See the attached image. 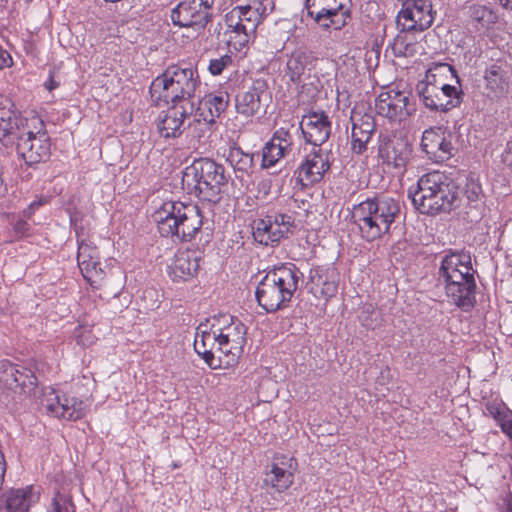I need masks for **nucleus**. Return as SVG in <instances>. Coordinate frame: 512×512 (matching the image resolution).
<instances>
[{"mask_svg":"<svg viewBox=\"0 0 512 512\" xmlns=\"http://www.w3.org/2000/svg\"><path fill=\"white\" fill-rule=\"evenodd\" d=\"M201 86L198 71L190 66L171 65L150 85L151 98L158 104H178L195 109L201 98L198 90Z\"/></svg>","mask_w":512,"mask_h":512,"instance_id":"1","label":"nucleus"},{"mask_svg":"<svg viewBox=\"0 0 512 512\" xmlns=\"http://www.w3.org/2000/svg\"><path fill=\"white\" fill-rule=\"evenodd\" d=\"M438 282L444 286L446 295L464 311L476 303V282L471 257L466 253L450 252L441 261Z\"/></svg>","mask_w":512,"mask_h":512,"instance_id":"2","label":"nucleus"},{"mask_svg":"<svg viewBox=\"0 0 512 512\" xmlns=\"http://www.w3.org/2000/svg\"><path fill=\"white\" fill-rule=\"evenodd\" d=\"M409 197L420 213L433 215L457 207L460 190L444 173L433 171L418 180L417 188L409 190Z\"/></svg>","mask_w":512,"mask_h":512,"instance_id":"3","label":"nucleus"},{"mask_svg":"<svg viewBox=\"0 0 512 512\" xmlns=\"http://www.w3.org/2000/svg\"><path fill=\"white\" fill-rule=\"evenodd\" d=\"M400 214V204L392 197L368 198L352 209V220L358 226L361 237L374 241L388 234Z\"/></svg>","mask_w":512,"mask_h":512,"instance_id":"4","label":"nucleus"},{"mask_svg":"<svg viewBox=\"0 0 512 512\" xmlns=\"http://www.w3.org/2000/svg\"><path fill=\"white\" fill-rule=\"evenodd\" d=\"M298 272L294 265H283L268 271L255 292L258 304L267 312L285 308L297 291Z\"/></svg>","mask_w":512,"mask_h":512,"instance_id":"5","label":"nucleus"},{"mask_svg":"<svg viewBox=\"0 0 512 512\" xmlns=\"http://www.w3.org/2000/svg\"><path fill=\"white\" fill-rule=\"evenodd\" d=\"M160 234L190 241L199 232L203 222L197 205L182 202H167L153 214Z\"/></svg>","mask_w":512,"mask_h":512,"instance_id":"6","label":"nucleus"},{"mask_svg":"<svg viewBox=\"0 0 512 512\" xmlns=\"http://www.w3.org/2000/svg\"><path fill=\"white\" fill-rule=\"evenodd\" d=\"M227 182L225 168L209 158L195 160L186 167L182 177V183L190 193L212 203L220 200L221 189Z\"/></svg>","mask_w":512,"mask_h":512,"instance_id":"7","label":"nucleus"},{"mask_svg":"<svg viewBox=\"0 0 512 512\" xmlns=\"http://www.w3.org/2000/svg\"><path fill=\"white\" fill-rule=\"evenodd\" d=\"M40 123L37 117H32L11 138L18 155L29 166L44 162L51 154V142L48 134L41 129L35 131L36 124Z\"/></svg>","mask_w":512,"mask_h":512,"instance_id":"8","label":"nucleus"},{"mask_svg":"<svg viewBox=\"0 0 512 512\" xmlns=\"http://www.w3.org/2000/svg\"><path fill=\"white\" fill-rule=\"evenodd\" d=\"M228 8V0H181L171 11L174 25L203 29Z\"/></svg>","mask_w":512,"mask_h":512,"instance_id":"9","label":"nucleus"},{"mask_svg":"<svg viewBox=\"0 0 512 512\" xmlns=\"http://www.w3.org/2000/svg\"><path fill=\"white\" fill-rule=\"evenodd\" d=\"M34 403L45 411L48 415L59 419L75 421L85 415V404L82 400L74 397H63L52 388H44L38 390L36 397L33 398Z\"/></svg>","mask_w":512,"mask_h":512,"instance_id":"10","label":"nucleus"},{"mask_svg":"<svg viewBox=\"0 0 512 512\" xmlns=\"http://www.w3.org/2000/svg\"><path fill=\"white\" fill-rule=\"evenodd\" d=\"M0 388L11 391L20 399L33 400L39 390L34 373L9 362L0 365Z\"/></svg>","mask_w":512,"mask_h":512,"instance_id":"11","label":"nucleus"},{"mask_svg":"<svg viewBox=\"0 0 512 512\" xmlns=\"http://www.w3.org/2000/svg\"><path fill=\"white\" fill-rule=\"evenodd\" d=\"M435 15L431 0H409L398 12L397 25L401 32H423L432 26Z\"/></svg>","mask_w":512,"mask_h":512,"instance_id":"12","label":"nucleus"},{"mask_svg":"<svg viewBox=\"0 0 512 512\" xmlns=\"http://www.w3.org/2000/svg\"><path fill=\"white\" fill-rule=\"evenodd\" d=\"M377 113L390 120L405 119L416 111L408 93L396 90L382 92L375 100Z\"/></svg>","mask_w":512,"mask_h":512,"instance_id":"13","label":"nucleus"},{"mask_svg":"<svg viewBox=\"0 0 512 512\" xmlns=\"http://www.w3.org/2000/svg\"><path fill=\"white\" fill-rule=\"evenodd\" d=\"M350 8L351 0H324L313 20L324 31L341 30L351 19Z\"/></svg>","mask_w":512,"mask_h":512,"instance_id":"14","label":"nucleus"},{"mask_svg":"<svg viewBox=\"0 0 512 512\" xmlns=\"http://www.w3.org/2000/svg\"><path fill=\"white\" fill-rule=\"evenodd\" d=\"M269 93L264 80H256L246 90L240 91L235 97L236 111L246 117L265 112V102Z\"/></svg>","mask_w":512,"mask_h":512,"instance_id":"15","label":"nucleus"},{"mask_svg":"<svg viewBox=\"0 0 512 512\" xmlns=\"http://www.w3.org/2000/svg\"><path fill=\"white\" fill-rule=\"evenodd\" d=\"M295 459L290 455H279L274 457L269 471L265 472L264 484L281 493L287 490L294 481L293 466Z\"/></svg>","mask_w":512,"mask_h":512,"instance_id":"16","label":"nucleus"},{"mask_svg":"<svg viewBox=\"0 0 512 512\" xmlns=\"http://www.w3.org/2000/svg\"><path fill=\"white\" fill-rule=\"evenodd\" d=\"M300 129L308 143L319 147L330 137L331 122L324 112H311L302 117Z\"/></svg>","mask_w":512,"mask_h":512,"instance_id":"17","label":"nucleus"},{"mask_svg":"<svg viewBox=\"0 0 512 512\" xmlns=\"http://www.w3.org/2000/svg\"><path fill=\"white\" fill-rule=\"evenodd\" d=\"M421 149L429 159L442 162L453 155L454 147L446 138L445 132L440 127L429 128L423 132Z\"/></svg>","mask_w":512,"mask_h":512,"instance_id":"18","label":"nucleus"},{"mask_svg":"<svg viewBox=\"0 0 512 512\" xmlns=\"http://www.w3.org/2000/svg\"><path fill=\"white\" fill-rule=\"evenodd\" d=\"M350 120L352 123V151L357 154H362L366 151L367 144L375 131L376 124L374 117L371 114L362 113L354 109L351 113Z\"/></svg>","mask_w":512,"mask_h":512,"instance_id":"19","label":"nucleus"},{"mask_svg":"<svg viewBox=\"0 0 512 512\" xmlns=\"http://www.w3.org/2000/svg\"><path fill=\"white\" fill-rule=\"evenodd\" d=\"M417 92L425 107L430 110L446 112L461 103V93L457 88H454V92H450L446 88L434 86L421 88Z\"/></svg>","mask_w":512,"mask_h":512,"instance_id":"20","label":"nucleus"},{"mask_svg":"<svg viewBox=\"0 0 512 512\" xmlns=\"http://www.w3.org/2000/svg\"><path fill=\"white\" fill-rule=\"evenodd\" d=\"M194 112L195 109L188 106L172 104L164 117L157 123L159 134L164 138L180 136L185 122L193 118Z\"/></svg>","mask_w":512,"mask_h":512,"instance_id":"21","label":"nucleus"},{"mask_svg":"<svg viewBox=\"0 0 512 512\" xmlns=\"http://www.w3.org/2000/svg\"><path fill=\"white\" fill-rule=\"evenodd\" d=\"M378 155L388 166L404 168L410 156V148L407 141L402 138L383 137L380 140Z\"/></svg>","mask_w":512,"mask_h":512,"instance_id":"22","label":"nucleus"},{"mask_svg":"<svg viewBox=\"0 0 512 512\" xmlns=\"http://www.w3.org/2000/svg\"><path fill=\"white\" fill-rule=\"evenodd\" d=\"M329 168L327 155L321 148H314L298 168V178L303 185H312L319 182Z\"/></svg>","mask_w":512,"mask_h":512,"instance_id":"23","label":"nucleus"},{"mask_svg":"<svg viewBox=\"0 0 512 512\" xmlns=\"http://www.w3.org/2000/svg\"><path fill=\"white\" fill-rule=\"evenodd\" d=\"M199 269V256L196 251H178L168 266V274L173 281H188Z\"/></svg>","mask_w":512,"mask_h":512,"instance_id":"24","label":"nucleus"},{"mask_svg":"<svg viewBox=\"0 0 512 512\" xmlns=\"http://www.w3.org/2000/svg\"><path fill=\"white\" fill-rule=\"evenodd\" d=\"M197 98V106L193 115V121L200 123L203 121L205 124H212L228 107L229 96L226 93L218 95H209L204 98V101Z\"/></svg>","mask_w":512,"mask_h":512,"instance_id":"25","label":"nucleus"},{"mask_svg":"<svg viewBox=\"0 0 512 512\" xmlns=\"http://www.w3.org/2000/svg\"><path fill=\"white\" fill-rule=\"evenodd\" d=\"M450 80H455L456 83H459L453 66L447 63H435L427 70L425 79L417 84V90L435 86L441 89L446 88L450 92H454V88L456 87L449 83Z\"/></svg>","mask_w":512,"mask_h":512,"instance_id":"26","label":"nucleus"},{"mask_svg":"<svg viewBox=\"0 0 512 512\" xmlns=\"http://www.w3.org/2000/svg\"><path fill=\"white\" fill-rule=\"evenodd\" d=\"M13 104L8 99L0 101V131H2V144L5 147L10 146L11 138L18 131L21 124L28 122V118L17 114L13 109Z\"/></svg>","mask_w":512,"mask_h":512,"instance_id":"27","label":"nucleus"},{"mask_svg":"<svg viewBox=\"0 0 512 512\" xmlns=\"http://www.w3.org/2000/svg\"><path fill=\"white\" fill-rule=\"evenodd\" d=\"M241 8V22H242V37L238 39L240 44L249 41L250 36L253 35L261 22L263 16L266 15L267 8L260 1H253L251 4L245 6H238Z\"/></svg>","mask_w":512,"mask_h":512,"instance_id":"28","label":"nucleus"},{"mask_svg":"<svg viewBox=\"0 0 512 512\" xmlns=\"http://www.w3.org/2000/svg\"><path fill=\"white\" fill-rule=\"evenodd\" d=\"M194 349L210 367L216 366L214 360L218 356V338L214 325L209 331L203 330L202 325L197 328Z\"/></svg>","mask_w":512,"mask_h":512,"instance_id":"29","label":"nucleus"},{"mask_svg":"<svg viewBox=\"0 0 512 512\" xmlns=\"http://www.w3.org/2000/svg\"><path fill=\"white\" fill-rule=\"evenodd\" d=\"M32 487L12 489L0 496V512H28L31 506Z\"/></svg>","mask_w":512,"mask_h":512,"instance_id":"30","label":"nucleus"},{"mask_svg":"<svg viewBox=\"0 0 512 512\" xmlns=\"http://www.w3.org/2000/svg\"><path fill=\"white\" fill-rule=\"evenodd\" d=\"M309 283L311 285L310 291L315 296L329 298L337 291V284L335 281L328 280V278L322 274V269L319 267L310 270Z\"/></svg>","mask_w":512,"mask_h":512,"instance_id":"31","label":"nucleus"},{"mask_svg":"<svg viewBox=\"0 0 512 512\" xmlns=\"http://www.w3.org/2000/svg\"><path fill=\"white\" fill-rule=\"evenodd\" d=\"M228 318L231 322L223 327V329L230 338L229 349L234 350L232 351V360H234L242 353L243 347L246 343V327L239 320L234 321L232 317Z\"/></svg>","mask_w":512,"mask_h":512,"instance_id":"32","label":"nucleus"},{"mask_svg":"<svg viewBox=\"0 0 512 512\" xmlns=\"http://www.w3.org/2000/svg\"><path fill=\"white\" fill-rule=\"evenodd\" d=\"M486 87L495 93L503 92L507 86V71L497 63L485 71Z\"/></svg>","mask_w":512,"mask_h":512,"instance_id":"33","label":"nucleus"},{"mask_svg":"<svg viewBox=\"0 0 512 512\" xmlns=\"http://www.w3.org/2000/svg\"><path fill=\"white\" fill-rule=\"evenodd\" d=\"M227 160L235 171L242 173H248L254 165L253 155L244 153L237 147L229 150Z\"/></svg>","mask_w":512,"mask_h":512,"instance_id":"34","label":"nucleus"},{"mask_svg":"<svg viewBox=\"0 0 512 512\" xmlns=\"http://www.w3.org/2000/svg\"><path fill=\"white\" fill-rule=\"evenodd\" d=\"M253 237L256 242L262 244V245H274L276 243V239L274 237V234H272L271 229V220L265 218L258 219L254 221L253 226Z\"/></svg>","mask_w":512,"mask_h":512,"instance_id":"35","label":"nucleus"},{"mask_svg":"<svg viewBox=\"0 0 512 512\" xmlns=\"http://www.w3.org/2000/svg\"><path fill=\"white\" fill-rule=\"evenodd\" d=\"M307 56L304 52L297 51L292 53L287 61V75L292 82H296L303 75L307 66Z\"/></svg>","mask_w":512,"mask_h":512,"instance_id":"36","label":"nucleus"},{"mask_svg":"<svg viewBox=\"0 0 512 512\" xmlns=\"http://www.w3.org/2000/svg\"><path fill=\"white\" fill-rule=\"evenodd\" d=\"M287 155L281 146L278 147L272 141H269L263 147L261 167L265 169L270 168Z\"/></svg>","mask_w":512,"mask_h":512,"instance_id":"37","label":"nucleus"},{"mask_svg":"<svg viewBox=\"0 0 512 512\" xmlns=\"http://www.w3.org/2000/svg\"><path fill=\"white\" fill-rule=\"evenodd\" d=\"M79 266L83 277L92 285L97 286L104 279L105 272L101 267L100 259Z\"/></svg>","mask_w":512,"mask_h":512,"instance_id":"38","label":"nucleus"},{"mask_svg":"<svg viewBox=\"0 0 512 512\" xmlns=\"http://www.w3.org/2000/svg\"><path fill=\"white\" fill-rule=\"evenodd\" d=\"M100 259L99 251L91 242L81 241L78 246V266L91 263L92 260Z\"/></svg>","mask_w":512,"mask_h":512,"instance_id":"39","label":"nucleus"},{"mask_svg":"<svg viewBox=\"0 0 512 512\" xmlns=\"http://www.w3.org/2000/svg\"><path fill=\"white\" fill-rule=\"evenodd\" d=\"M241 8L238 6L234 7L225 15V24L230 32L236 34L238 39L242 37V22H241Z\"/></svg>","mask_w":512,"mask_h":512,"instance_id":"40","label":"nucleus"},{"mask_svg":"<svg viewBox=\"0 0 512 512\" xmlns=\"http://www.w3.org/2000/svg\"><path fill=\"white\" fill-rule=\"evenodd\" d=\"M270 141H272L278 147L281 146V148H283V151L286 152L287 154H290V152L292 151L293 137L289 130H286L284 128L276 130Z\"/></svg>","mask_w":512,"mask_h":512,"instance_id":"41","label":"nucleus"},{"mask_svg":"<svg viewBox=\"0 0 512 512\" xmlns=\"http://www.w3.org/2000/svg\"><path fill=\"white\" fill-rule=\"evenodd\" d=\"M74 337L76 338L77 343L82 346H90L96 340L95 334L88 326H79L74 332Z\"/></svg>","mask_w":512,"mask_h":512,"instance_id":"42","label":"nucleus"},{"mask_svg":"<svg viewBox=\"0 0 512 512\" xmlns=\"http://www.w3.org/2000/svg\"><path fill=\"white\" fill-rule=\"evenodd\" d=\"M217 332V338H218V358L221 357V355H224L226 357L232 356V349H229L230 347V338L227 335L226 332H224L223 328H216Z\"/></svg>","mask_w":512,"mask_h":512,"instance_id":"43","label":"nucleus"},{"mask_svg":"<svg viewBox=\"0 0 512 512\" xmlns=\"http://www.w3.org/2000/svg\"><path fill=\"white\" fill-rule=\"evenodd\" d=\"M49 512H74V506L70 499L57 494L52 501V508Z\"/></svg>","mask_w":512,"mask_h":512,"instance_id":"44","label":"nucleus"},{"mask_svg":"<svg viewBox=\"0 0 512 512\" xmlns=\"http://www.w3.org/2000/svg\"><path fill=\"white\" fill-rule=\"evenodd\" d=\"M232 64V58L228 55H224L220 58L210 60L209 71L213 75H220L223 70Z\"/></svg>","mask_w":512,"mask_h":512,"instance_id":"45","label":"nucleus"},{"mask_svg":"<svg viewBox=\"0 0 512 512\" xmlns=\"http://www.w3.org/2000/svg\"><path fill=\"white\" fill-rule=\"evenodd\" d=\"M396 56H406L409 44L406 42L405 35L398 34L391 45Z\"/></svg>","mask_w":512,"mask_h":512,"instance_id":"46","label":"nucleus"},{"mask_svg":"<svg viewBox=\"0 0 512 512\" xmlns=\"http://www.w3.org/2000/svg\"><path fill=\"white\" fill-rule=\"evenodd\" d=\"M470 15L477 21H485L489 19V17L492 15V12L486 6L474 4L470 7Z\"/></svg>","mask_w":512,"mask_h":512,"instance_id":"47","label":"nucleus"},{"mask_svg":"<svg viewBox=\"0 0 512 512\" xmlns=\"http://www.w3.org/2000/svg\"><path fill=\"white\" fill-rule=\"evenodd\" d=\"M267 217L277 218V223H279L281 228H283L288 233L291 231V228L293 227L294 224L293 217L288 214L277 213L274 215H267Z\"/></svg>","mask_w":512,"mask_h":512,"instance_id":"48","label":"nucleus"},{"mask_svg":"<svg viewBox=\"0 0 512 512\" xmlns=\"http://www.w3.org/2000/svg\"><path fill=\"white\" fill-rule=\"evenodd\" d=\"M501 159L503 164L512 172V139L506 143Z\"/></svg>","mask_w":512,"mask_h":512,"instance_id":"49","label":"nucleus"},{"mask_svg":"<svg viewBox=\"0 0 512 512\" xmlns=\"http://www.w3.org/2000/svg\"><path fill=\"white\" fill-rule=\"evenodd\" d=\"M266 218L271 220V229H272L271 233L274 234L276 243H279V241L282 238H284L288 234V232L285 231L283 228H281L279 223H277V218H270L267 216H266Z\"/></svg>","mask_w":512,"mask_h":512,"instance_id":"50","label":"nucleus"},{"mask_svg":"<svg viewBox=\"0 0 512 512\" xmlns=\"http://www.w3.org/2000/svg\"><path fill=\"white\" fill-rule=\"evenodd\" d=\"M324 0H305V8L307 10V15L313 19L315 12L319 10Z\"/></svg>","mask_w":512,"mask_h":512,"instance_id":"51","label":"nucleus"},{"mask_svg":"<svg viewBox=\"0 0 512 512\" xmlns=\"http://www.w3.org/2000/svg\"><path fill=\"white\" fill-rule=\"evenodd\" d=\"M379 313L376 311H371V318L368 316H362L363 325L366 326L369 329H375V327L378 325L377 318Z\"/></svg>","mask_w":512,"mask_h":512,"instance_id":"52","label":"nucleus"},{"mask_svg":"<svg viewBox=\"0 0 512 512\" xmlns=\"http://www.w3.org/2000/svg\"><path fill=\"white\" fill-rule=\"evenodd\" d=\"M12 65L11 55L0 47V69L10 67Z\"/></svg>","mask_w":512,"mask_h":512,"instance_id":"53","label":"nucleus"},{"mask_svg":"<svg viewBox=\"0 0 512 512\" xmlns=\"http://www.w3.org/2000/svg\"><path fill=\"white\" fill-rule=\"evenodd\" d=\"M6 471V461L4 454L2 453V450H0V488L3 485L4 482V475Z\"/></svg>","mask_w":512,"mask_h":512,"instance_id":"54","label":"nucleus"},{"mask_svg":"<svg viewBox=\"0 0 512 512\" xmlns=\"http://www.w3.org/2000/svg\"><path fill=\"white\" fill-rule=\"evenodd\" d=\"M27 229H28V224L25 221L19 220L16 222L15 231L17 233L24 235L25 232L27 231Z\"/></svg>","mask_w":512,"mask_h":512,"instance_id":"55","label":"nucleus"},{"mask_svg":"<svg viewBox=\"0 0 512 512\" xmlns=\"http://www.w3.org/2000/svg\"><path fill=\"white\" fill-rule=\"evenodd\" d=\"M59 86V83L56 82L52 76H50L49 80L45 83V87L47 90L52 91Z\"/></svg>","mask_w":512,"mask_h":512,"instance_id":"56","label":"nucleus"},{"mask_svg":"<svg viewBox=\"0 0 512 512\" xmlns=\"http://www.w3.org/2000/svg\"><path fill=\"white\" fill-rule=\"evenodd\" d=\"M498 1L500 2V4L503 7L512 10V0H498Z\"/></svg>","mask_w":512,"mask_h":512,"instance_id":"57","label":"nucleus"},{"mask_svg":"<svg viewBox=\"0 0 512 512\" xmlns=\"http://www.w3.org/2000/svg\"><path fill=\"white\" fill-rule=\"evenodd\" d=\"M504 512H512V503H509L507 505V508H506V510Z\"/></svg>","mask_w":512,"mask_h":512,"instance_id":"58","label":"nucleus"},{"mask_svg":"<svg viewBox=\"0 0 512 512\" xmlns=\"http://www.w3.org/2000/svg\"><path fill=\"white\" fill-rule=\"evenodd\" d=\"M0 142L2 143V131H0Z\"/></svg>","mask_w":512,"mask_h":512,"instance_id":"59","label":"nucleus"},{"mask_svg":"<svg viewBox=\"0 0 512 512\" xmlns=\"http://www.w3.org/2000/svg\"><path fill=\"white\" fill-rule=\"evenodd\" d=\"M231 1H232V0H228V6L231 4Z\"/></svg>","mask_w":512,"mask_h":512,"instance_id":"60","label":"nucleus"}]
</instances>
